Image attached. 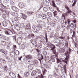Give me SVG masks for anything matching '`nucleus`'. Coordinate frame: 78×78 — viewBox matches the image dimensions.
<instances>
[{
  "label": "nucleus",
  "mask_w": 78,
  "mask_h": 78,
  "mask_svg": "<svg viewBox=\"0 0 78 78\" xmlns=\"http://www.w3.org/2000/svg\"><path fill=\"white\" fill-rule=\"evenodd\" d=\"M69 52L68 51H67L65 53L66 56V60H68V58H69V54H70V53L71 51V49H70V48H69Z\"/></svg>",
  "instance_id": "f257e3e1"
},
{
  "label": "nucleus",
  "mask_w": 78,
  "mask_h": 78,
  "mask_svg": "<svg viewBox=\"0 0 78 78\" xmlns=\"http://www.w3.org/2000/svg\"><path fill=\"white\" fill-rule=\"evenodd\" d=\"M52 18L54 20H55V22H59L62 21V20L60 19L58 16H54Z\"/></svg>",
  "instance_id": "f03ea898"
},
{
  "label": "nucleus",
  "mask_w": 78,
  "mask_h": 78,
  "mask_svg": "<svg viewBox=\"0 0 78 78\" xmlns=\"http://www.w3.org/2000/svg\"><path fill=\"white\" fill-rule=\"evenodd\" d=\"M9 12H5V13H3L2 14V17L4 19H6V18L7 17V15H8L9 13Z\"/></svg>",
  "instance_id": "7ed1b4c3"
},
{
  "label": "nucleus",
  "mask_w": 78,
  "mask_h": 78,
  "mask_svg": "<svg viewBox=\"0 0 78 78\" xmlns=\"http://www.w3.org/2000/svg\"><path fill=\"white\" fill-rule=\"evenodd\" d=\"M3 39L5 41H11V38H10L5 36H4L3 37Z\"/></svg>",
  "instance_id": "20e7f679"
},
{
  "label": "nucleus",
  "mask_w": 78,
  "mask_h": 78,
  "mask_svg": "<svg viewBox=\"0 0 78 78\" xmlns=\"http://www.w3.org/2000/svg\"><path fill=\"white\" fill-rule=\"evenodd\" d=\"M11 14L12 16H13V17H18L19 15L17 13H16L14 12H12L11 13Z\"/></svg>",
  "instance_id": "39448f33"
},
{
  "label": "nucleus",
  "mask_w": 78,
  "mask_h": 78,
  "mask_svg": "<svg viewBox=\"0 0 78 78\" xmlns=\"http://www.w3.org/2000/svg\"><path fill=\"white\" fill-rule=\"evenodd\" d=\"M52 6H53V7L54 8L56 7L57 11H58V12H60V10H59V8L56 7V4H55V3L54 2L52 1Z\"/></svg>",
  "instance_id": "423d86ee"
},
{
  "label": "nucleus",
  "mask_w": 78,
  "mask_h": 78,
  "mask_svg": "<svg viewBox=\"0 0 78 78\" xmlns=\"http://www.w3.org/2000/svg\"><path fill=\"white\" fill-rule=\"evenodd\" d=\"M26 36L27 34L24 33L21 34V38L23 39H26V37H27Z\"/></svg>",
  "instance_id": "0eeeda50"
},
{
  "label": "nucleus",
  "mask_w": 78,
  "mask_h": 78,
  "mask_svg": "<svg viewBox=\"0 0 78 78\" xmlns=\"http://www.w3.org/2000/svg\"><path fill=\"white\" fill-rule=\"evenodd\" d=\"M9 75L12 76L13 78H16V75L14 73H13L12 72H10L9 73Z\"/></svg>",
  "instance_id": "6e6552de"
},
{
  "label": "nucleus",
  "mask_w": 78,
  "mask_h": 78,
  "mask_svg": "<svg viewBox=\"0 0 78 78\" xmlns=\"http://www.w3.org/2000/svg\"><path fill=\"white\" fill-rule=\"evenodd\" d=\"M28 69L30 70H32L33 69V65L32 64L29 65L28 66Z\"/></svg>",
  "instance_id": "1a4fd4ad"
},
{
  "label": "nucleus",
  "mask_w": 78,
  "mask_h": 78,
  "mask_svg": "<svg viewBox=\"0 0 78 78\" xmlns=\"http://www.w3.org/2000/svg\"><path fill=\"white\" fill-rule=\"evenodd\" d=\"M38 63V61L37 60H35L34 62V64L35 66V67H37V63Z\"/></svg>",
  "instance_id": "9d476101"
},
{
  "label": "nucleus",
  "mask_w": 78,
  "mask_h": 78,
  "mask_svg": "<svg viewBox=\"0 0 78 78\" xmlns=\"http://www.w3.org/2000/svg\"><path fill=\"white\" fill-rule=\"evenodd\" d=\"M38 58H39L40 59H41V60H42L43 59H44V56H43V55L41 54H38Z\"/></svg>",
  "instance_id": "9b49d317"
},
{
  "label": "nucleus",
  "mask_w": 78,
  "mask_h": 78,
  "mask_svg": "<svg viewBox=\"0 0 78 78\" xmlns=\"http://www.w3.org/2000/svg\"><path fill=\"white\" fill-rule=\"evenodd\" d=\"M22 14V16L21 17L22 19H25L27 17V15L23 14V13H21Z\"/></svg>",
  "instance_id": "f8f14e48"
},
{
  "label": "nucleus",
  "mask_w": 78,
  "mask_h": 78,
  "mask_svg": "<svg viewBox=\"0 0 78 78\" xmlns=\"http://www.w3.org/2000/svg\"><path fill=\"white\" fill-rule=\"evenodd\" d=\"M50 47L51 48L50 50H53L55 48V46L52 44L51 45Z\"/></svg>",
  "instance_id": "ddd939ff"
},
{
  "label": "nucleus",
  "mask_w": 78,
  "mask_h": 78,
  "mask_svg": "<svg viewBox=\"0 0 78 78\" xmlns=\"http://www.w3.org/2000/svg\"><path fill=\"white\" fill-rule=\"evenodd\" d=\"M2 24L3 26L4 27H6V26L8 25V23L5 21H3Z\"/></svg>",
  "instance_id": "4468645a"
},
{
  "label": "nucleus",
  "mask_w": 78,
  "mask_h": 78,
  "mask_svg": "<svg viewBox=\"0 0 78 78\" xmlns=\"http://www.w3.org/2000/svg\"><path fill=\"white\" fill-rule=\"evenodd\" d=\"M71 12H72L70 10V9H69L68 10L67 13H65V16H67L69 13H71Z\"/></svg>",
  "instance_id": "2eb2a0df"
},
{
  "label": "nucleus",
  "mask_w": 78,
  "mask_h": 78,
  "mask_svg": "<svg viewBox=\"0 0 78 78\" xmlns=\"http://www.w3.org/2000/svg\"><path fill=\"white\" fill-rule=\"evenodd\" d=\"M26 28L27 29V30H29V29H30L31 28L30 24H28L26 26Z\"/></svg>",
  "instance_id": "dca6fc26"
},
{
  "label": "nucleus",
  "mask_w": 78,
  "mask_h": 78,
  "mask_svg": "<svg viewBox=\"0 0 78 78\" xmlns=\"http://www.w3.org/2000/svg\"><path fill=\"white\" fill-rule=\"evenodd\" d=\"M12 9L14 11H17V8L15 6L12 7Z\"/></svg>",
  "instance_id": "f3484780"
},
{
  "label": "nucleus",
  "mask_w": 78,
  "mask_h": 78,
  "mask_svg": "<svg viewBox=\"0 0 78 78\" xmlns=\"http://www.w3.org/2000/svg\"><path fill=\"white\" fill-rule=\"evenodd\" d=\"M25 57L26 58L28 59H31L32 58L31 55H27V56H26Z\"/></svg>",
  "instance_id": "a211bd4d"
},
{
  "label": "nucleus",
  "mask_w": 78,
  "mask_h": 78,
  "mask_svg": "<svg viewBox=\"0 0 78 78\" xmlns=\"http://www.w3.org/2000/svg\"><path fill=\"white\" fill-rule=\"evenodd\" d=\"M59 39H62V43H64V41H65V37H59Z\"/></svg>",
  "instance_id": "6ab92c4d"
},
{
  "label": "nucleus",
  "mask_w": 78,
  "mask_h": 78,
  "mask_svg": "<svg viewBox=\"0 0 78 78\" xmlns=\"http://www.w3.org/2000/svg\"><path fill=\"white\" fill-rule=\"evenodd\" d=\"M8 30L9 35H12V34H13V32H12V31L10 29H8Z\"/></svg>",
  "instance_id": "aec40b11"
},
{
  "label": "nucleus",
  "mask_w": 78,
  "mask_h": 78,
  "mask_svg": "<svg viewBox=\"0 0 78 78\" xmlns=\"http://www.w3.org/2000/svg\"><path fill=\"white\" fill-rule=\"evenodd\" d=\"M18 43L19 44H20L22 42V39L20 37L18 38L17 39Z\"/></svg>",
  "instance_id": "412c9836"
},
{
  "label": "nucleus",
  "mask_w": 78,
  "mask_h": 78,
  "mask_svg": "<svg viewBox=\"0 0 78 78\" xmlns=\"http://www.w3.org/2000/svg\"><path fill=\"white\" fill-rule=\"evenodd\" d=\"M60 21L61 23H62V22H63V23H62L61 27H62V28H64V27H65V25L64 24V21L62 20V21Z\"/></svg>",
  "instance_id": "4be33fe9"
},
{
  "label": "nucleus",
  "mask_w": 78,
  "mask_h": 78,
  "mask_svg": "<svg viewBox=\"0 0 78 78\" xmlns=\"http://www.w3.org/2000/svg\"><path fill=\"white\" fill-rule=\"evenodd\" d=\"M36 71H33L32 72L31 75L32 76H34L36 75Z\"/></svg>",
  "instance_id": "5701e85b"
},
{
  "label": "nucleus",
  "mask_w": 78,
  "mask_h": 78,
  "mask_svg": "<svg viewBox=\"0 0 78 78\" xmlns=\"http://www.w3.org/2000/svg\"><path fill=\"white\" fill-rule=\"evenodd\" d=\"M41 16L43 19H46V18H47V15L45 14H43L41 15Z\"/></svg>",
  "instance_id": "b1692460"
},
{
  "label": "nucleus",
  "mask_w": 78,
  "mask_h": 78,
  "mask_svg": "<svg viewBox=\"0 0 78 78\" xmlns=\"http://www.w3.org/2000/svg\"><path fill=\"white\" fill-rule=\"evenodd\" d=\"M43 4H44V5H48L49 4V2H48L46 0L44 2Z\"/></svg>",
  "instance_id": "393cba45"
},
{
  "label": "nucleus",
  "mask_w": 78,
  "mask_h": 78,
  "mask_svg": "<svg viewBox=\"0 0 78 78\" xmlns=\"http://www.w3.org/2000/svg\"><path fill=\"white\" fill-rule=\"evenodd\" d=\"M47 14L49 17H52V13L51 12H48L47 13Z\"/></svg>",
  "instance_id": "a878e982"
},
{
  "label": "nucleus",
  "mask_w": 78,
  "mask_h": 78,
  "mask_svg": "<svg viewBox=\"0 0 78 78\" xmlns=\"http://www.w3.org/2000/svg\"><path fill=\"white\" fill-rule=\"evenodd\" d=\"M70 26L72 28H75L76 27V24H74L73 23H72L70 24Z\"/></svg>",
  "instance_id": "bb28decb"
},
{
  "label": "nucleus",
  "mask_w": 78,
  "mask_h": 78,
  "mask_svg": "<svg viewBox=\"0 0 78 78\" xmlns=\"http://www.w3.org/2000/svg\"><path fill=\"white\" fill-rule=\"evenodd\" d=\"M4 70L5 72H6V71L8 70V68H7V66H5L3 67Z\"/></svg>",
  "instance_id": "cd10ccee"
},
{
  "label": "nucleus",
  "mask_w": 78,
  "mask_h": 78,
  "mask_svg": "<svg viewBox=\"0 0 78 78\" xmlns=\"http://www.w3.org/2000/svg\"><path fill=\"white\" fill-rule=\"evenodd\" d=\"M27 62L28 64H31L32 62H31V60L30 59H28L27 61Z\"/></svg>",
  "instance_id": "c85d7f7f"
},
{
  "label": "nucleus",
  "mask_w": 78,
  "mask_h": 78,
  "mask_svg": "<svg viewBox=\"0 0 78 78\" xmlns=\"http://www.w3.org/2000/svg\"><path fill=\"white\" fill-rule=\"evenodd\" d=\"M20 25L21 28H24V27H25V25H24V24L23 23H21Z\"/></svg>",
  "instance_id": "c756f323"
},
{
  "label": "nucleus",
  "mask_w": 78,
  "mask_h": 78,
  "mask_svg": "<svg viewBox=\"0 0 78 78\" xmlns=\"http://www.w3.org/2000/svg\"><path fill=\"white\" fill-rule=\"evenodd\" d=\"M54 16H57V11H55L54 12H53Z\"/></svg>",
  "instance_id": "7c9ffc66"
},
{
  "label": "nucleus",
  "mask_w": 78,
  "mask_h": 78,
  "mask_svg": "<svg viewBox=\"0 0 78 78\" xmlns=\"http://www.w3.org/2000/svg\"><path fill=\"white\" fill-rule=\"evenodd\" d=\"M49 10L50 11H51L52 12L54 11V9L51 7H49Z\"/></svg>",
  "instance_id": "2f4dec72"
},
{
  "label": "nucleus",
  "mask_w": 78,
  "mask_h": 78,
  "mask_svg": "<svg viewBox=\"0 0 78 78\" xmlns=\"http://www.w3.org/2000/svg\"><path fill=\"white\" fill-rule=\"evenodd\" d=\"M5 34H6L7 35H9V32L8 30H5Z\"/></svg>",
  "instance_id": "473e14b6"
},
{
  "label": "nucleus",
  "mask_w": 78,
  "mask_h": 78,
  "mask_svg": "<svg viewBox=\"0 0 78 78\" xmlns=\"http://www.w3.org/2000/svg\"><path fill=\"white\" fill-rule=\"evenodd\" d=\"M29 75V73H24V76L26 77H27Z\"/></svg>",
  "instance_id": "72a5a7b5"
},
{
  "label": "nucleus",
  "mask_w": 78,
  "mask_h": 78,
  "mask_svg": "<svg viewBox=\"0 0 78 78\" xmlns=\"http://www.w3.org/2000/svg\"><path fill=\"white\" fill-rule=\"evenodd\" d=\"M61 71H63V70H64L65 73H66V70L64 69V68L61 67Z\"/></svg>",
  "instance_id": "f704fd0d"
},
{
  "label": "nucleus",
  "mask_w": 78,
  "mask_h": 78,
  "mask_svg": "<svg viewBox=\"0 0 78 78\" xmlns=\"http://www.w3.org/2000/svg\"><path fill=\"white\" fill-rule=\"evenodd\" d=\"M56 59H57V63H58H58H59V62H61V60L59 59V58H56Z\"/></svg>",
  "instance_id": "c9c22d12"
},
{
  "label": "nucleus",
  "mask_w": 78,
  "mask_h": 78,
  "mask_svg": "<svg viewBox=\"0 0 78 78\" xmlns=\"http://www.w3.org/2000/svg\"><path fill=\"white\" fill-rule=\"evenodd\" d=\"M44 58L45 59H46V60H49V57H46V56H44Z\"/></svg>",
  "instance_id": "e433bc0d"
},
{
  "label": "nucleus",
  "mask_w": 78,
  "mask_h": 78,
  "mask_svg": "<svg viewBox=\"0 0 78 78\" xmlns=\"http://www.w3.org/2000/svg\"><path fill=\"white\" fill-rule=\"evenodd\" d=\"M57 56H58L57 55V54L55 55H53L52 56V57L53 58V59H54V58H56V57Z\"/></svg>",
  "instance_id": "4c0bfd02"
},
{
  "label": "nucleus",
  "mask_w": 78,
  "mask_h": 78,
  "mask_svg": "<svg viewBox=\"0 0 78 78\" xmlns=\"http://www.w3.org/2000/svg\"><path fill=\"white\" fill-rule=\"evenodd\" d=\"M51 25L52 26H54L55 25V21H52L51 22Z\"/></svg>",
  "instance_id": "58836bf2"
},
{
  "label": "nucleus",
  "mask_w": 78,
  "mask_h": 78,
  "mask_svg": "<svg viewBox=\"0 0 78 78\" xmlns=\"http://www.w3.org/2000/svg\"><path fill=\"white\" fill-rule=\"evenodd\" d=\"M2 63H3V66H5L6 64V61H5V60H4L3 61H2Z\"/></svg>",
  "instance_id": "ea45409f"
},
{
  "label": "nucleus",
  "mask_w": 78,
  "mask_h": 78,
  "mask_svg": "<svg viewBox=\"0 0 78 78\" xmlns=\"http://www.w3.org/2000/svg\"><path fill=\"white\" fill-rule=\"evenodd\" d=\"M33 13H34V12H27L28 14H32Z\"/></svg>",
  "instance_id": "a19ab883"
},
{
  "label": "nucleus",
  "mask_w": 78,
  "mask_h": 78,
  "mask_svg": "<svg viewBox=\"0 0 78 78\" xmlns=\"http://www.w3.org/2000/svg\"><path fill=\"white\" fill-rule=\"evenodd\" d=\"M47 55V52L45 51H43V55Z\"/></svg>",
  "instance_id": "79ce46f5"
},
{
  "label": "nucleus",
  "mask_w": 78,
  "mask_h": 78,
  "mask_svg": "<svg viewBox=\"0 0 78 78\" xmlns=\"http://www.w3.org/2000/svg\"><path fill=\"white\" fill-rule=\"evenodd\" d=\"M54 76H55V77H56V78H59V76L57 74H56V73H54Z\"/></svg>",
  "instance_id": "37998d69"
},
{
  "label": "nucleus",
  "mask_w": 78,
  "mask_h": 78,
  "mask_svg": "<svg viewBox=\"0 0 78 78\" xmlns=\"http://www.w3.org/2000/svg\"><path fill=\"white\" fill-rule=\"evenodd\" d=\"M45 37L46 38V42H48V38H47V36L46 34H45Z\"/></svg>",
  "instance_id": "c03bdc74"
},
{
  "label": "nucleus",
  "mask_w": 78,
  "mask_h": 78,
  "mask_svg": "<svg viewBox=\"0 0 78 78\" xmlns=\"http://www.w3.org/2000/svg\"><path fill=\"white\" fill-rule=\"evenodd\" d=\"M43 66L46 67V68H48L49 67H48V66L47 64H44L43 65Z\"/></svg>",
  "instance_id": "a18cd8bd"
},
{
  "label": "nucleus",
  "mask_w": 78,
  "mask_h": 78,
  "mask_svg": "<svg viewBox=\"0 0 78 78\" xmlns=\"http://www.w3.org/2000/svg\"><path fill=\"white\" fill-rule=\"evenodd\" d=\"M41 76H38L40 78H44V77L43 76V75H42V74H41Z\"/></svg>",
  "instance_id": "49530a36"
},
{
  "label": "nucleus",
  "mask_w": 78,
  "mask_h": 78,
  "mask_svg": "<svg viewBox=\"0 0 78 78\" xmlns=\"http://www.w3.org/2000/svg\"><path fill=\"white\" fill-rule=\"evenodd\" d=\"M43 10L44 11H47V9L46 7H44L43 8Z\"/></svg>",
  "instance_id": "de8ad7c7"
},
{
  "label": "nucleus",
  "mask_w": 78,
  "mask_h": 78,
  "mask_svg": "<svg viewBox=\"0 0 78 78\" xmlns=\"http://www.w3.org/2000/svg\"><path fill=\"white\" fill-rule=\"evenodd\" d=\"M25 4L23 3H22V6H21V8H23L24 6H25Z\"/></svg>",
  "instance_id": "09e8293b"
},
{
  "label": "nucleus",
  "mask_w": 78,
  "mask_h": 78,
  "mask_svg": "<svg viewBox=\"0 0 78 78\" xmlns=\"http://www.w3.org/2000/svg\"><path fill=\"white\" fill-rule=\"evenodd\" d=\"M65 51V50L63 48H62L61 50V53H62V52H64Z\"/></svg>",
  "instance_id": "8fccbe9b"
},
{
  "label": "nucleus",
  "mask_w": 78,
  "mask_h": 78,
  "mask_svg": "<svg viewBox=\"0 0 78 78\" xmlns=\"http://www.w3.org/2000/svg\"><path fill=\"white\" fill-rule=\"evenodd\" d=\"M34 32L35 33H38V32H39V30H38L37 29H35V31H34Z\"/></svg>",
  "instance_id": "3c124183"
},
{
  "label": "nucleus",
  "mask_w": 78,
  "mask_h": 78,
  "mask_svg": "<svg viewBox=\"0 0 78 78\" xmlns=\"http://www.w3.org/2000/svg\"><path fill=\"white\" fill-rule=\"evenodd\" d=\"M56 2H57L58 3L60 4H61V1L60 0H56Z\"/></svg>",
  "instance_id": "603ef678"
},
{
  "label": "nucleus",
  "mask_w": 78,
  "mask_h": 78,
  "mask_svg": "<svg viewBox=\"0 0 78 78\" xmlns=\"http://www.w3.org/2000/svg\"><path fill=\"white\" fill-rule=\"evenodd\" d=\"M61 65H62V63H60V64H59L58 67H61Z\"/></svg>",
  "instance_id": "864d4df0"
},
{
  "label": "nucleus",
  "mask_w": 78,
  "mask_h": 78,
  "mask_svg": "<svg viewBox=\"0 0 78 78\" xmlns=\"http://www.w3.org/2000/svg\"><path fill=\"white\" fill-rule=\"evenodd\" d=\"M14 22L16 23V24H18L19 23V21L17 20H14Z\"/></svg>",
  "instance_id": "5fc2aeb1"
},
{
  "label": "nucleus",
  "mask_w": 78,
  "mask_h": 78,
  "mask_svg": "<svg viewBox=\"0 0 78 78\" xmlns=\"http://www.w3.org/2000/svg\"><path fill=\"white\" fill-rule=\"evenodd\" d=\"M37 73H38V74L41 73V70H38L37 71Z\"/></svg>",
  "instance_id": "6e6d98bb"
},
{
  "label": "nucleus",
  "mask_w": 78,
  "mask_h": 78,
  "mask_svg": "<svg viewBox=\"0 0 78 78\" xmlns=\"http://www.w3.org/2000/svg\"><path fill=\"white\" fill-rule=\"evenodd\" d=\"M53 53L55 55H57V53L56 52V50H55L53 51Z\"/></svg>",
  "instance_id": "4d7b16f0"
},
{
  "label": "nucleus",
  "mask_w": 78,
  "mask_h": 78,
  "mask_svg": "<svg viewBox=\"0 0 78 78\" xmlns=\"http://www.w3.org/2000/svg\"><path fill=\"white\" fill-rule=\"evenodd\" d=\"M22 3H19L18 5L20 7H21V8H22Z\"/></svg>",
  "instance_id": "13d9d810"
},
{
  "label": "nucleus",
  "mask_w": 78,
  "mask_h": 78,
  "mask_svg": "<svg viewBox=\"0 0 78 78\" xmlns=\"http://www.w3.org/2000/svg\"><path fill=\"white\" fill-rule=\"evenodd\" d=\"M70 27H69V26H68L67 27V29L68 30H70Z\"/></svg>",
  "instance_id": "bf43d9fd"
},
{
  "label": "nucleus",
  "mask_w": 78,
  "mask_h": 78,
  "mask_svg": "<svg viewBox=\"0 0 78 78\" xmlns=\"http://www.w3.org/2000/svg\"><path fill=\"white\" fill-rule=\"evenodd\" d=\"M42 37H41V39H42V40H44V39H45V37L42 35Z\"/></svg>",
  "instance_id": "052dcab7"
},
{
  "label": "nucleus",
  "mask_w": 78,
  "mask_h": 78,
  "mask_svg": "<svg viewBox=\"0 0 78 78\" xmlns=\"http://www.w3.org/2000/svg\"><path fill=\"white\" fill-rule=\"evenodd\" d=\"M47 20L48 22H49V21L51 20V18H48L47 19Z\"/></svg>",
  "instance_id": "680f3d73"
},
{
  "label": "nucleus",
  "mask_w": 78,
  "mask_h": 78,
  "mask_svg": "<svg viewBox=\"0 0 78 78\" xmlns=\"http://www.w3.org/2000/svg\"><path fill=\"white\" fill-rule=\"evenodd\" d=\"M3 44L4 45V46L5 47L6 45V42L5 41H3Z\"/></svg>",
  "instance_id": "e2e57ef3"
},
{
  "label": "nucleus",
  "mask_w": 78,
  "mask_h": 78,
  "mask_svg": "<svg viewBox=\"0 0 78 78\" xmlns=\"http://www.w3.org/2000/svg\"><path fill=\"white\" fill-rule=\"evenodd\" d=\"M22 58V56H21L20 57H18V60H19V61H21V58Z\"/></svg>",
  "instance_id": "0e129e2a"
},
{
  "label": "nucleus",
  "mask_w": 78,
  "mask_h": 78,
  "mask_svg": "<svg viewBox=\"0 0 78 78\" xmlns=\"http://www.w3.org/2000/svg\"><path fill=\"white\" fill-rule=\"evenodd\" d=\"M49 63H51V62H52V59H51V60H49Z\"/></svg>",
  "instance_id": "69168bd1"
},
{
  "label": "nucleus",
  "mask_w": 78,
  "mask_h": 78,
  "mask_svg": "<svg viewBox=\"0 0 78 78\" xmlns=\"http://www.w3.org/2000/svg\"><path fill=\"white\" fill-rule=\"evenodd\" d=\"M31 37H33V38L34 37V35L33 34H31Z\"/></svg>",
  "instance_id": "338daca9"
},
{
  "label": "nucleus",
  "mask_w": 78,
  "mask_h": 78,
  "mask_svg": "<svg viewBox=\"0 0 78 78\" xmlns=\"http://www.w3.org/2000/svg\"><path fill=\"white\" fill-rule=\"evenodd\" d=\"M5 51H4L3 49H1L0 50V51L1 52H2V53H4Z\"/></svg>",
  "instance_id": "774afa93"
}]
</instances>
